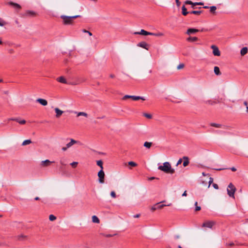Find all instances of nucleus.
I'll use <instances>...</instances> for the list:
<instances>
[{
  "label": "nucleus",
  "instance_id": "nucleus-1",
  "mask_svg": "<svg viewBox=\"0 0 248 248\" xmlns=\"http://www.w3.org/2000/svg\"><path fill=\"white\" fill-rule=\"evenodd\" d=\"M158 169L167 173L173 174L175 172L174 169L171 168L169 162H165L163 166H158Z\"/></svg>",
  "mask_w": 248,
  "mask_h": 248
},
{
  "label": "nucleus",
  "instance_id": "nucleus-2",
  "mask_svg": "<svg viewBox=\"0 0 248 248\" xmlns=\"http://www.w3.org/2000/svg\"><path fill=\"white\" fill-rule=\"evenodd\" d=\"M80 17V15L74 16H66L65 15L61 16L60 17L62 19V23L65 25H72L73 22V19Z\"/></svg>",
  "mask_w": 248,
  "mask_h": 248
},
{
  "label": "nucleus",
  "instance_id": "nucleus-3",
  "mask_svg": "<svg viewBox=\"0 0 248 248\" xmlns=\"http://www.w3.org/2000/svg\"><path fill=\"white\" fill-rule=\"evenodd\" d=\"M57 80L60 83H64V84H70V85H78V84H80L81 82L85 81V80H78V81H75V82H68L67 81V80H66V79L62 76L58 78H57Z\"/></svg>",
  "mask_w": 248,
  "mask_h": 248
},
{
  "label": "nucleus",
  "instance_id": "nucleus-4",
  "mask_svg": "<svg viewBox=\"0 0 248 248\" xmlns=\"http://www.w3.org/2000/svg\"><path fill=\"white\" fill-rule=\"evenodd\" d=\"M236 190L235 186L232 183H230L227 189V194L229 196L234 199V193Z\"/></svg>",
  "mask_w": 248,
  "mask_h": 248
},
{
  "label": "nucleus",
  "instance_id": "nucleus-5",
  "mask_svg": "<svg viewBox=\"0 0 248 248\" xmlns=\"http://www.w3.org/2000/svg\"><path fill=\"white\" fill-rule=\"evenodd\" d=\"M164 202H165V201H162V202H159L155 203L153 206H152V207L151 208V210L153 212H154V211H155V210H156L157 209H162V208H163L165 206H171V203H170L169 204H160V203Z\"/></svg>",
  "mask_w": 248,
  "mask_h": 248
},
{
  "label": "nucleus",
  "instance_id": "nucleus-6",
  "mask_svg": "<svg viewBox=\"0 0 248 248\" xmlns=\"http://www.w3.org/2000/svg\"><path fill=\"white\" fill-rule=\"evenodd\" d=\"M128 98H131L134 101H137L140 99H141L143 101L145 100V98L144 97L140 96H135V95H125L123 96L122 99L126 100Z\"/></svg>",
  "mask_w": 248,
  "mask_h": 248
},
{
  "label": "nucleus",
  "instance_id": "nucleus-7",
  "mask_svg": "<svg viewBox=\"0 0 248 248\" xmlns=\"http://www.w3.org/2000/svg\"><path fill=\"white\" fill-rule=\"evenodd\" d=\"M98 176V181L100 184H103L104 183V177H105V173L103 171V170H100L98 172L97 174Z\"/></svg>",
  "mask_w": 248,
  "mask_h": 248
},
{
  "label": "nucleus",
  "instance_id": "nucleus-8",
  "mask_svg": "<svg viewBox=\"0 0 248 248\" xmlns=\"http://www.w3.org/2000/svg\"><path fill=\"white\" fill-rule=\"evenodd\" d=\"M37 16V13L31 10H27L24 13L23 16L25 17H34Z\"/></svg>",
  "mask_w": 248,
  "mask_h": 248
},
{
  "label": "nucleus",
  "instance_id": "nucleus-9",
  "mask_svg": "<svg viewBox=\"0 0 248 248\" xmlns=\"http://www.w3.org/2000/svg\"><path fill=\"white\" fill-rule=\"evenodd\" d=\"M215 223V222L213 221H207L203 223L202 227L212 229Z\"/></svg>",
  "mask_w": 248,
  "mask_h": 248
},
{
  "label": "nucleus",
  "instance_id": "nucleus-10",
  "mask_svg": "<svg viewBox=\"0 0 248 248\" xmlns=\"http://www.w3.org/2000/svg\"><path fill=\"white\" fill-rule=\"evenodd\" d=\"M211 47L213 49V53L215 56H219L220 55V52L217 46L212 45Z\"/></svg>",
  "mask_w": 248,
  "mask_h": 248
},
{
  "label": "nucleus",
  "instance_id": "nucleus-11",
  "mask_svg": "<svg viewBox=\"0 0 248 248\" xmlns=\"http://www.w3.org/2000/svg\"><path fill=\"white\" fill-rule=\"evenodd\" d=\"M7 4L8 5L12 6L15 10H19L21 9L20 5L16 3H15V2L10 1V2H7Z\"/></svg>",
  "mask_w": 248,
  "mask_h": 248
},
{
  "label": "nucleus",
  "instance_id": "nucleus-12",
  "mask_svg": "<svg viewBox=\"0 0 248 248\" xmlns=\"http://www.w3.org/2000/svg\"><path fill=\"white\" fill-rule=\"evenodd\" d=\"M134 34H140V35H151V34H152V32L147 31H145L144 30L142 29L139 32H134Z\"/></svg>",
  "mask_w": 248,
  "mask_h": 248
},
{
  "label": "nucleus",
  "instance_id": "nucleus-13",
  "mask_svg": "<svg viewBox=\"0 0 248 248\" xmlns=\"http://www.w3.org/2000/svg\"><path fill=\"white\" fill-rule=\"evenodd\" d=\"M137 46L142 48L148 50L149 45L145 42H141L139 43Z\"/></svg>",
  "mask_w": 248,
  "mask_h": 248
},
{
  "label": "nucleus",
  "instance_id": "nucleus-14",
  "mask_svg": "<svg viewBox=\"0 0 248 248\" xmlns=\"http://www.w3.org/2000/svg\"><path fill=\"white\" fill-rule=\"evenodd\" d=\"M199 31V30L193 28H189L186 31V34L190 35L191 34H194Z\"/></svg>",
  "mask_w": 248,
  "mask_h": 248
},
{
  "label": "nucleus",
  "instance_id": "nucleus-15",
  "mask_svg": "<svg viewBox=\"0 0 248 248\" xmlns=\"http://www.w3.org/2000/svg\"><path fill=\"white\" fill-rule=\"evenodd\" d=\"M54 110L56 113V117L57 118H59L63 113V111L62 110H61L58 108H56L54 109Z\"/></svg>",
  "mask_w": 248,
  "mask_h": 248
},
{
  "label": "nucleus",
  "instance_id": "nucleus-16",
  "mask_svg": "<svg viewBox=\"0 0 248 248\" xmlns=\"http://www.w3.org/2000/svg\"><path fill=\"white\" fill-rule=\"evenodd\" d=\"M36 101L44 106L47 105V101L44 99L38 98L36 100Z\"/></svg>",
  "mask_w": 248,
  "mask_h": 248
},
{
  "label": "nucleus",
  "instance_id": "nucleus-17",
  "mask_svg": "<svg viewBox=\"0 0 248 248\" xmlns=\"http://www.w3.org/2000/svg\"><path fill=\"white\" fill-rule=\"evenodd\" d=\"M53 162H51V161H49V160L46 159V160H45L44 161H42L41 162V165L43 167H46V166H49L50 164V163H53Z\"/></svg>",
  "mask_w": 248,
  "mask_h": 248
},
{
  "label": "nucleus",
  "instance_id": "nucleus-18",
  "mask_svg": "<svg viewBox=\"0 0 248 248\" xmlns=\"http://www.w3.org/2000/svg\"><path fill=\"white\" fill-rule=\"evenodd\" d=\"M78 141L77 140H76L74 139H71L70 141L66 145L67 146V147L70 148L72 146H73L74 144L78 143Z\"/></svg>",
  "mask_w": 248,
  "mask_h": 248
},
{
  "label": "nucleus",
  "instance_id": "nucleus-19",
  "mask_svg": "<svg viewBox=\"0 0 248 248\" xmlns=\"http://www.w3.org/2000/svg\"><path fill=\"white\" fill-rule=\"evenodd\" d=\"M198 40V38L197 37H191L190 36L186 39V41L188 42H193Z\"/></svg>",
  "mask_w": 248,
  "mask_h": 248
},
{
  "label": "nucleus",
  "instance_id": "nucleus-20",
  "mask_svg": "<svg viewBox=\"0 0 248 248\" xmlns=\"http://www.w3.org/2000/svg\"><path fill=\"white\" fill-rule=\"evenodd\" d=\"M248 48L247 47H243L240 53L242 56H244L245 54H246L248 52Z\"/></svg>",
  "mask_w": 248,
  "mask_h": 248
},
{
  "label": "nucleus",
  "instance_id": "nucleus-21",
  "mask_svg": "<svg viewBox=\"0 0 248 248\" xmlns=\"http://www.w3.org/2000/svg\"><path fill=\"white\" fill-rule=\"evenodd\" d=\"M75 113L77 114V116H83L85 117H88V114L84 112H74Z\"/></svg>",
  "mask_w": 248,
  "mask_h": 248
},
{
  "label": "nucleus",
  "instance_id": "nucleus-22",
  "mask_svg": "<svg viewBox=\"0 0 248 248\" xmlns=\"http://www.w3.org/2000/svg\"><path fill=\"white\" fill-rule=\"evenodd\" d=\"M183 159H184V161L183 162V166L184 167H186L188 165V164L189 163V160H188V158L187 156H184Z\"/></svg>",
  "mask_w": 248,
  "mask_h": 248
},
{
  "label": "nucleus",
  "instance_id": "nucleus-23",
  "mask_svg": "<svg viewBox=\"0 0 248 248\" xmlns=\"http://www.w3.org/2000/svg\"><path fill=\"white\" fill-rule=\"evenodd\" d=\"M182 14L184 16H186L187 14L189 13V12H187L186 8L185 7V5H183L182 7Z\"/></svg>",
  "mask_w": 248,
  "mask_h": 248
},
{
  "label": "nucleus",
  "instance_id": "nucleus-24",
  "mask_svg": "<svg viewBox=\"0 0 248 248\" xmlns=\"http://www.w3.org/2000/svg\"><path fill=\"white\" fill-rule=\"evenodd\" d=\"M214 73L217 75H220L221 73L220 72V70L218 67L215 66L214 67Z\"/></svg>",
  "mask_w": 248,
  "mask_h": 248
},
{
  "label": "nucleus",
  "instance_id": "nucleus-25",
  "mask_svg": "<svg viewBox=\"0 0 248 248\" xmlns=\"http://www.w3.org/2000/svg\"><path fill=\"white\" fill-rule=\"evenodd\" d=\"M92 221L93 223H99V219L96 216H93L92 217Z\"/></svg>",
  "mask_w": 248,
  "mask_h": 248
},
{
  "label": "nucleus",
  "instance_id": "nucleus-26",
  "mask_svg": "<svg viewBox=\"0 0 248 248\" xmlns=\"http://www.w3.org/2000/svg\"><path fill=\"white\" fill-rule=\"evenodd\" d=\"M152 145V142L146 141L144 143V146L148 149L150 148Z\"/></svg>",
  "mask_w": 248,
  "mask_h": 248
},
{
  "label": "nucleus",
  "instance_id": "nucleus-27",
  "mask_svg": "<svg viewBox=\"0 0 248 248\" xmlns=\"http://www.w3.org/2000/svg\"><path fill=\"white\" fill-rule=\"evenodd\" d=\"M31 143V140H25L22 143V145L25 146L26 145H28Z\"/></svg>",
  "mask_w": 248,
  "mask_h": 248
},
{
  "label": "nucleus",
  "instance_id": "nucleus-28",
  "mask_svg": "<svg viewBox=\"0 0 248 248\" xmlns=\"http://www.w3.org/2000/svg\"><path fill=\"white\" fill-rule=\"evenodd\" d=\"M151 35H153V36H157V37H160V36H163L164 34L162 32H158V33L152 32V34H151Z\"/></svg>",
  "mask_w": 248,
  "mask_h": 248
},
{
  "label": "nucleus",
  "instance_id": "nucleus-29",
  "mask_svg": "<svg viewBox=\"0 0 248 248\" xmlns=\"http://www.w3.org/2000/svg\"><path fill=\"white\" fill-rule=\"evenodd\" d=\"M97 165L99 166L101 168V170H103V162L102 160H98L96 162Z\"/></svg>",
  "mask_w": 248,
  "mask_h": 248
},
{
  "label": "nucleus",
  "instance_id": "nucleus-30",
  "mask_svg": "<svg viewBox=\"0 0 248 248\" xmlns=\"http://www.w3.org/2000/svg\"><path fill=\"white\" fill-rule=\"evenodd\" d=\"M217 10V7L215 6H212L210 7V11L211 13L214 14L215 13L216 10Z\"/></svg>",
  "mask_w": 248,
  "mask_h": 248
},
{
  "label": "nucleus",
  "instance_id": "nucleus-31",
  "mask_svg": "<svg viewBox=\"0 0 248 248\" xmlns=\"http://www.w3.org/2000/svg\"><path fill=\"white\" fill-rule=\"evenodd\" d=\"M202 13V11H192L189 12L190 14L194 15H200Z\"/></svg>",
  "mask_w": 248,
  "mask_h": 248
},
{
  "label": "nucleus",
  "instance_id": "nucleus-32",
  "mask_svg": "<svg viewBox=\"0 0 248 248\" xmlns=\"http://www.w3.org/2000/svg\"><path fill=\"white\" fill-rule=\"evenodd\" d=\"M17 120H16V122L21 124H24L26 123V121L24 120H20L18 118H17Z\"/></svg>",
  "mask_w": 248,
  "mask_h": 248
},
{
  "label": "nucleus",
  "instance_id": "nucleus-33",
  "mask_svg": "<svg viewBox=\"0 0 248 248\" xmlns=\"http://www.w3.org/2000/svg\"><path fill=\"white\" fill-rule=\"evenodd\" d=\"M210 125L212 126H214V127H217V128L221 127V124H216V123H211L210 124Z\"/></svg>",
  "mask_w": 248,
  "mask_h": 248
},
{
  "label": "nucleus",
  "instance_id": "nucleus-34",
  "mask_svg": "<svg viewBox=\"0 0 248 248\" xmlns=\"http://www.w3.org/2000/svg\"><path fill=\"white\" fill-rule=\"evenodd\" d=\"M195 211H200L201 209V207L199 206H198V202H195Z\"/></svg>",
  "mask_w": 248,
  "mask_h": 248
},
{
  "label": "nucleus",
  "instance_id": "nucleus-35",
  "mask_svg": "<svg viewBox=\"0 0 248 248\" xmlns=\"http://www.w3.org/2000/svg\"><path fill=\"white\" fill-rule=\"evenodd\" d=\"M17 237H18V240H22L27 237L26 236H25L23 234H20V235H18Z\"/></svg>",
  "mask_w": 248,
  "mask_h": 248
},
{
  "label": "nucleus",
  "instance_id": "nucleus-36",
  "mask_svg": "<svg viewBox=\"0 0 248 248\" xmlns=\"http://www.w3.org/2000/svg\"><path fill=\"white\" fill-rule=\"evenodd\" d=\"M49 219L50 221H54L56 219V217L53 215H50L49 216Z\"/></svg>",
  "mask_w": 248,
  "mask_h": 248
},
{
  "label": "nucleus",
  "instance_id": "nucleus-37",
  "mask_svg": "<svg viewBox=\"0 0 248 248\" xmlns=\"http://www.w3.org/2000/svg\"><path fill=\"white\" fill-rule=\"evenodd\" d=\"M128 165L132 166V167H136L137 166V164L133 161H130L128 162Z\"/></svg>",
  "mask_w": 248,
  "mask_h": 248
},
{
  "label": "nucleus",
  "instance_id": "nucleus-38",
  "mask_svg": "<svg viewBox=\"0 0 248 248\" xmlns=\"http://www.w3.org/2000/svg\"><path fill=\"white\" fill-rule=\"evenodd\" d=\"M143 116L148 119H151L152 118V115L148 113H144Z\"/></svg>",
  "mask_w": 248,
  "mask_h": 248
},
{
  "label": "nucleus",
  "instance_id": "nucleus-39",
  "mask_svg": "<svg viewBox=\"0 0 248 248\" xmlns=\"http://www.w3.org/2000/svg\"><path fill=\"white\" fill-rule=\"evenodd\" d=\"M78 164V162H73L72 163H70V165L72 166L73 168H76Z\"/></svg>",
  "mask_w": 248,
  "mask_h": 248
},
{
  "label": "nucleus",
  "instance_id": "nucleus-40",
  "mask_svg": "<svg viewBox=\"0 0 248 248\" xmlns=\"http://www.w3.org/2000/svg\"><path fill=\"white\" fill-rule=\"evenodd\" d=\"M213 178H212V177H210L209 178V185H208V188H209L210 186V185H211V184L213 183Z\"/></svg>",
  "mask_w": 248,
  "mask_h": 248
},
{
  "label": "nucleus",
  "instance_id": "nucleus-41",
  "mask_svg": "<svg viewBox=\"0 0 248 248\" xmlns=\"http://www.w3.org/2000/svg\"><path fill=\"white\" fill-rule=\"evenodd\" d=\"M6 22L4 21H3V20H0V26H3L4 25H5V24H6Z\"/></svg>",
  "mask_w": 248,
  "mask_h": 248
},
{
  "label": "nucleus",
  "instance_id": "nucleus-42",
  "mask_svg": "<svg viewBox=\"0 0 248 248\" xmlns=\"http://www.w3.org/2000/svg\"><path fill=\"white\" fill-rule=\"evenodd\" d=\"M184 67V64L183 63H181L177 66V69L179 70V69L183 68Z\"/></svg>",
  "mask_w": 248,
  "mask_h": 248
},
{
  "label": "nucleus",
  "instance_id": "nucleus-43",
  "mask_svg": "<svg viewBox=\"0 0 248 248\" xmlns=\"http://www.w3.org/2000/svg\"><path fill=\"white\" fill-rule=\"evenodd\" d=\"M82 31L84 33H88L90 36H92V33L87 30H86L85 29L83 30H82Z\"/></svg>",
  "mask_w": 248,
  "mask_h": 248
},
{
  "label": "nucleus",
  "instance_id": "nucleus-44",
  "mask_svg": "<svg viewBox=\"0 0 248 248\" xmlns=\"http://www.w3.org/2000/svg\"><path fill=\"white\" fill-rule=\"evenodd\" d=\"M110 195L113 198H115L116 197V194H115L114 191H111V193H110Z\"/></svg>",
  "mask_w": 248,
  "mask_h": 248
},
{
  "label": "nucleus",
  "instance_id": "nucleus-45",
  "mask_svg": "<svg viewBox=\"0 0 248 248\" xmlns=\"http://www.w3.org/2000/svg\"><path fill=\"white\" fill-rule=\"evenodd\" d=\"M185 3L186 4H191V5H192L193 6V2H192L191 1H190V0H187L185 2Z\"/></svg>",
  "mask_w": 248,
  "mask_h": 248
},
{
  "label": "nucleus",
  "instance_id": "nucleus-46",
  "mask_svg": "<svg viewBox=\"0 0 248 248\" xmlns=\"http://www.w3.org/2000/svg\"><path fill=\"white\" fill-rule=\"evenodd\" d=\"M203 3L202 2H195L194 3H193V6L198 5H203Z\"/></svg>",
  "mask_w": 248,
  "mask_h": 248
},
{
  "label": "nucleus",
  "instance_id": "nucleus-47",
  "mask_svg": "<svg viewBox=\"0 0 248 248\" xmlns=\"http://www.w3.org/2000/svg\"><path fill=\"white\" fill-rule=\"evenodd\" d=\"M213 186L214 187V188H215L216 189H218V186L217 184H213Z\"/></svg>",
  "mask_w": 248,
  "mask_h": 248
},
{
  "label": "nucleus",
  "instance_id": "nucleus-48",
  "mask_svg": "<svg viewBox=\"0 0 248 248\" xmlns=\"http://www.w3.org/2000/svg\"><path fill=\"white\" fill-rule=\"evenodd\" d=\"M182 162V159L180 158L178 161H177V163L176 164V166L179 165V164H181Z\"/></svg>",
  "mask_w": 248,
  "mask_h": 248
},
{
  "label": "nucleus",
  "instance_id": "nucleus-49",
  "mask_svg": "<svg viewBox=\"0 0 248 248\" xmlns=\"http://www.w3.org/2000/svg\"><path fill=\"white\" fill-rule=\"evenodd\" d=\"M15 23L17 25L18 27H21V25L20 24V23L17 19H16L15 20Z\"/></svg>",
  "mask_w": 248,
  "mask_h": 248
},
{
  "label": "nucleus",
  "instance_id": "nucleus-50",
  "mask_svg": "<svg viewBox=\"0 0 248 248\" xmlns=\"http://www.w3.org/2000/svg\"><path fill=\"white\" fill-rule=\"evenodd\" d=\"M8 120L9 121H16V120H17V118H9V119H8Z\"/></svg>",
  "mask_w": 248,
  "mask_h": 248
},
{
  "label": "nucleus",
  "instance_id": "nucleus-51",
  "mask_svg": "<svg viewBox=\"0 0 248 248\" xmlns=\"http://www.w3.org/2000/svg\"><path fill=\"white\" fill-rule=\"evenodd\" d=\"M175 1L177 6H179L181 4V2H180V1L179 0H175Z\"/></svg>",
  "mask_w": 248,
  "mask_h": 248
},
{
  "label": "nucleus",
  "instance_id": "nucleus-52",
  "mask_svg": "<svg viewBox=\"0 0 248 248\" xmlns=\"http://www.w3.org/2000/svg\"><path fill=\"white\" fill-rule=\"evenodd\" d=\"M69 148L68 147H67V146L66 145L65 147H63L62 149V150L63 151H65L67 150V149Z\"/></svg>",
  "mask_w": 248,
  "mask_h": 248
},
{
  "label": "nucleus",
  "instance_id": "nucleus-53",
  "mask_svg": "<svg viewBox=\"0 0 248 248\" xmlns=\"http://www.w3.org/2000/svg\"><path fill=\"white\" fill-rule=\"evenodd\" d=\"M244 106L246 107H248V102L245 101L244 102Z\"/></svg>",
  "mask_w": 248,
  "mask_h": 248
},
{
  "label": "nucleus",
  "instance_id": "nucleus-54",
  "mask_svg": "<svg viewBox=\"0 0 248 248\" xmlns=\"http://www.w3.org/2000/svg\"><path fill=\"white\" fill-rule=\"evenodd\" d=\"M231 170H232V171H236V168H234V167H232V168H231Z\"/></svg>",
  "mask_w": 248,
  "mask_h": 248
},
{
  "label": "nucleus",
  "instance_id": "nucleus-55",
  "mask_svg": "<svg viewBox=\"0 0 248 248\" xmlns=\"http://www.w3.org/2000/svg\"><path fill=\"white\" fill-rule=\"evenodd\" d=\"M140 216V214H137V215L134 216V217L137 218V217H139Z\"/></svg>",
  "mask_w": 248,
  "mask_h": 248
},
{
  "label": "nucleus",
  "instance_id": "nucleus-56",
  "mask_svg": "<svg viewBox=\"0 0 248 248\" xmlns=\"http://www.w3.org/2000/svg\"><path fill=\"white\" fill-rule=\"evenodd\" d=\"M187 195L186 191H185L182 194V196H186Z\"/></svg>",
  "mask_w": 248,
  "mask_h": 248
},
{
  "label": "nucleus",
  "instance_id": "nucleus-57",
  "mask_svg": "<svg viewBox=\"0 0 248 248\" xmlns=\"http://www.w3.org/2000/svg\"><path fill=\"white\" fill-rule=\"evenodd\" d=\"M227 245L229 246H232L234 245V244H233V243H230L228 244H227Z\"/></svg>",
  "mask_w": 248,
  "mask_h": 248
},
{
  "label": "nucleus",
  "instance_id": "nucleus-58",
  "mask_svg": "<svg viewBox=\"0 0 248 248\" xmlns=\"http://www.w3.org/2000/svg\"><path fill=\"white\" fill-rule=\"evenodd\" d=\"M155 177H152L149 178V180H152L155 179Z\"/></svg>",
  "mask_w": 248,
  "mask_h": 248
},
{
  "label": "nucleus",
  "instance_id": "nucleus-59",
  "mask_svg": "<svg viewBox=\"0 0 248 248\" xmlns=\"http://www.w3.org/2000/svg\"><path fill=\"white\" fill-rule=\"evenodd\" d=\"M9 51L10 53H13L14 52V50L13 49H10Z\"/></svg>",
  "mask_w": 248,
  "mask_h": 248
},
{
  "label": "nucleus",
  "instance_id": "nucleus-60",
  "mask_svg": "<svg viewBox=\"0 0 248 248\" xmlns=\"http://www.w3.org/2000/svg\"><path fill=\"white\" fill-rule=\"evenodd\" d=\"M112 236V235H111V234H107L105 235V236L108 237H111Z\"/></svg>",
  "mask_w": 248,
  "mask_h": 248
},
{
  "label": "nucleus",
  "instance_id": "nucleus-61",
  "mask_svg": "<svg viewBox=\"0 0 248 248\" xmlns=\"http://www.w3.org/2000/svg\"><path fill=\"white\" fill-rule=\"evenodd\" d=\"M202 175L203 176H205L207 175L208 174H206L205 172H203L202 173Z\"/></svg>",
  "mask_w": 248,
  "mask_h": 248
},
{
  "label": "nucleus",
  "instance_id": "nucleus-62",
  "mask_svg": "<svg viewBox=\"0 0 248 248\" xmlns=\"http://www.w3.org/2000/svg\"><path fill=\"white\" fill-rule=\"evenodd\" d=\"M110 77L111 78H113L115 77V76L114 75H113V74H111L110 75Z\"/></svg>",
  "mask_w": 248,
  "mask_h": 248
},
{
  "label": "nucleus",
  "instance_id": "nucleus-63",
  "mask_svg": "<svg viewBox=\"0 0 248 248\" xmlns=\"http://www.w3.org/2000/svg\"><path fill=\"white\" fill-rule=\"evenodd\" d=\"M35 200H39V198L38 197H36L34 199Z\"/></svg>",
  "mask_w": 248,
  "mask_h": 248
},
{
  "label": "nucleus",
  "instance_id": "nucleus-64",
  "mask_svg": "<svg viewBox=\"0 0 248 248\" xmlns=\"http://www.w3.org/2000/svg\"><path fill=\"white\" fill-rule=\"evenodd\" d=\"M246 112L248 113V107H246Z\"/></svg>",
  "mask_w": 248,
  "mask_h": 248
}]
</instances>
